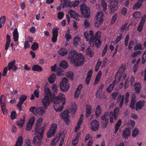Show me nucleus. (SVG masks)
I'll list each match as a JSON object with an SVG mask.
<instances>
[{"label":"nucleus","instance_id":"f257e3e1","mask_svg":"<svg viewBox=\"0 0 146 146\" xmlns=\"http://www.w3.org/2000/svg\"><path fill=\"white\" fill-rule=\"evenodd\" d=\"M46 95L42 99V103L45 109L47 108L50 104V100L54 101V104L57 106H61L60 108H55L54 105V109L56 111H61L63 109L64 105L65 104L66 101V98H65L64 94H59L57 96H56L55 93L56 92H46Z\"/></svg>","mask_w":146,"mask_h":146},{"label":"nucleus","instance_id":"f03ea898","mask_svg":"<svg viewBox=\"0 0 146 146\" xmlns=\"http://www.w3.org/2000/svg\"><path fill=\"white\" fill-rule=\"evenodd\" d=\"M120 108L119 107H116L113 111H110L109 112H106L101 117V127L102 128H105L109 123V116L110 121V123H113L115 120L117 119V116L119 113Z\"/></svg>","mask_w":146,"mask_h":146},{"label":"nucleus","instance_id":"7ed1b4c3","mask_svg":"<svg viewBox=\"0 0 146 146\" xmlns=\"http://www.w3.org/2000/svg\"><path fill=\"white\" fill-rule=\"evenodd\" d=\"M68 58L75 66H81L84 64L85 58L82 54L76 52L75 51L70 52L68 55Z\"/></svg>","mask_w":146,"mask_h":146},{"label":"nucleus","instance_id":"20e7f679","mask_svg":"<svg viewBox=\"0 0 146 146\" xmlns=\"http://www.w3.org/2000/svg\"><path fill=\"white\" fill-rule=\"evenodd\" d=\"M101 32L100 31H98L96 33L95 36L90 41V46L93 47L94 45L97 48H99L102 42L98 38L100 37L101 36Z\"/></svg>","mask_w":146,"mask_h":146},{"label":"nucleus","instance_id":"39448f33","mask_svg":"<svg viewBox=\"0 0 146 146\" xmlns=\"http://www.w3.org/2000/svg\"><path fill=\"white\" fill-rule=\"evenodd\" d=\"M60 0L61 2L60 6H61L62 4H63V8H64L65 6L67 7H69L70 8H72V7H75L78 6L80 1L83 2H85L86 1V0H75L73 3H72L71 2V1H68L67 0Z\"/></svg>","mask_w":146,"mask_h":146},{"label":"nucleus","instance_id":"423d86ee","mask_svg":"<svg viewBox=\"0 0 146 146\" xmlns=\"http://www.w3.org/2000/svg\"><path fill=\"white\" fill-rule=\"evenodd\" d=\"M125 69V68L123 66V64H121L118 70V72L116 74L115 76V79H117L119 81L121 80V78H122V80L125 79L127 75L124 72Z\"/></svg>","mask_w":146,"mask_h":146},{"label":"nucleus","instance_id":"0eeeda50","mask_svg":"<svg viewBox=\"0 0 146 146\" xmlns=\"http://www.w3.org/2000/svg\"><path fill=\"white\" fill-rule=\"evenodd\" d=\"M104 15L102 12H98L96 16L95 27L98 28L102 23L104 21Z\"/></svg>","mask_w":146,"mask_h":146},{"label":"nucleus","instance_id":"6e6552de","mask_svg":"<svg viewBox=\"0 0 146 146\" xmlns=\"http://www.w3.org/2000/svg\"><path fill=\"white\" fill-rule=\"evenodd\" d=\"M80 11L81 14L84 17L89 18L90 15V10L87 5L82 3L80 5Z\"/></svg>","mask_w":146,"mask_h":146},{"label":"nucleus","instance_id":"1a4fd4ad","mask_svg":"<svg viewBox=\"0 0 146 146\" xmlns=\"http://www.w3.org/2000/svg\"><path fill=\"white\" fill-rule=\"evenodd\" d=\"M108 2L110 1L109 8L111 13H114L118 9V1L117 0H106Z\"/></svg>","mask_w":146,"mask_h":146},{"label":"nucleus","instance_id":"9d476101","mask_svg":"<svg viewBox=\"0 0 146 146\" xmlns=\"http://www.w3.org/2000/svg\"><path fill=\"white\" fill-rule=\"evenodd\" d=\"M68 82V80L67 78L65 77L63 78L59 85L61 91H68L69 88H70L69 85L67 84Z\"/></svg>","mask_w":146,"mask_h":146},{"label":"nucleus","instance_id":"9b49d317","mask_svg":"<svg viewBox=\"0 0 146 146\" xmlns=\"http://www.w3.org/2000/svg\"><path fill=\"white\" fill-rule=\"evenodd\" d=\"M36 135L34 137L33 140V142L35 146H41L42 144L41 141L42 139L41 135V132H38L37 133Z\"/></svg>","mask_w":146,"mask_h":146},{"label":"nucleus","instance_id":"f8f14e48","mask_svg":"<svg viewBox=\"0 0 146 146\" xmlns=\"http://www.w3.org/2000/svg\"><path fill=\"white\" fill-rule=\"evenodd\" d=\"M57 124L56 123H53L51 126L49 128V130L47 133L48 137H50L52 136H54L57 129Z\"/></svg>","mask_w":146,"mask_h":146},{"label":"nucleus","instance_id":"ddd939ff","mask_svg":"<svg viewBox=\"0 0 146 146\" xmlns=\"http://www.w3.org/2000/svg\"><path fill=\"white\" fill-rule=\"evenodd\" d=\"M42 118H39L37 120V122L36 123L35 127L34 129L35 134L37 135L38 133L40 132L42 127L41 125L42 123Z\"/></svg>","mask_w":146,"mask_h":146},{"label":"nucleus","instance_id":"4468645a","mask_svg":"<svg viewBox=\"0 0 146 146\" xmlns=\"http://www.w3.org/2000/svg\"><path fill=\"white\" fill-rule=\"evenodd\" d=\"M99 123L98 120L94 119L92 120L90 123L91 129L92 131H96L98 130Z\"/></svg>","mask_w":146,"mask_h":146},{"label":"nucleus","instance_id":"2eb2a0df","mask_svg":"<svg viewBox=\"0 0 146 146\" xmlns=\"http://www.w3.org/2000/svg\"><path fill=\"white\" fill-rule=\"evenodd\" d=\"M60 117L63 119L67 125H69L70 120L69 119V115L67 111H64L60 114Z\"/></svg>","mask_w":146,"mask_h":146},{"label":"nucleus","instance_id":"dca6fc26","mask_svg":"<svg viewBox=\"0 0 146 146\" xmlns=\"http://www.w3.org/2000/svg\"><path fill=\"white\" fill-rule=\"evenodd\" d=\"M131 131L129 128H126L123 131L121 135L123 139H127L130 136Z\"/></svg>","mask_w":146,"mask_h":146},{"label":"nucleus","instance_id":"f3484780","mask_svg":"<svg viewBox=\"0 0 146 146\" xmlns=\"http://www.w3.org/2000/svg\"><path fill=\"white\" fill-rule=\"evenodd\" d=\"M35 117H32L30 118L27 124L26 129L28 131H30L33 125L35 122Z\"/></svg>","mask_w":146,"mask_h":146},{"label":"nucleus","instance_id":"a211bd4d","mask_svg":"<svg viewBox=\"0 0 146 146\" xmlns=\"http://www.w3.org/2000/svg\"><path fill=\"white\" fill-rule=\"evenodd\" d=\"M145 101H142L140 100L136 104L135 110L136 111H138L139 110H141L145 106Z\"/></svg>","mask_w":146,"mask_h":146},{"label":"nucleus","instance_id":"6ab92c4d","mask_svg":"<svg viewBox=\"0 0 146 146\" xmlns=\"http://www.w3.org/2000/svg\"><path fill=\"white\" fill-rule=\"evenodd\" d=\"M146 17L145 16L142 17L141 20L137 28V30L139 32H141L142 30L145 22V21Z\"/></svg>","mask_w":146,"mask_h":146},{"label":"nucleus","instance_id":"aec40b11","mask_svg":"<svg viewBox=\"0 0 146 146\" xmlns=\"http://www.w3.org/2000/svg\"><path fill=\"white\" fill-rule=\"evenodd\" d=\"M61 135L62 134L59 133V134H58L57 136H55L51 141L50 143V145L51 146H55L57 142L58 141H59L61 136Z\"/></svg>","mask_w":146,"mask_h":146},{"label":"nucleus","instance_id":"412c9836","mask_svg":"<svg viewBox=\"0 0 146 146\" xmlns=\"http://www.w3.org/2000/svg\"><path fill=\"white\" fill-rule=\"evenodd\" d=\"M6 42L5 45V49L7 52V50L9 48V47L11 42V40L10 36L8 34H7L6 36Z\"/></svg>","mask_w":146,"mask_h":146},{"label":"nucleus","instance_id":"4be33fe9","mask_svg":"<svg viewBox=\"0 0 146 146\" xmlns=\"http://www.w3.org/2000/svg\"><path fill=\"white\" fill-rule=\"evenodd\" d=\"M58 52L60 55L62 56L66 55L68 53L66 48L64 47L61 48L58 51Z\"/></svg>","mask_w":146,"mask_h":146},{"label":"nucleus","instance_id":"5701e85b","mask_svg":"<svg viewBox=\"0 0 146 146\" xmlns=\"http://www.w3.org/2000/svg\"><path fill=\"white\" fill-rule=\"evenodd\" d=\"M13 38L15 41L16 42L19 40V33L18 31L17 28H15L13 31Z\"/></svg>","mask_w":146,"mask_h":146},{"label":"nucleus","instance_id":"b1692460","mask_svg":"<svg viewBox=\"0 0 146 146\" xmlns=\"http://www.w3.org/2000/svg\"><path fill=\"white\" fill-rule=\"evenodd\" d=\"M45 113V111L43 108L40 107V108H36L35 111V113L36 114H39L41 115H42L44 113Z\"/></svg>","mask_w":146,"mask_h":146},{"label":"nucleus","instance_id":"393cba45","mask_svg":"<svg viewBox=\"0 0 146 146\" xmlns=\"http://www.w3.org/2000/svg\"><path fill=\"white\" fill-rule=\"evenodd\" d=\"M144 1V0H139L138 1L135 3L133 5V9H138V8H140L143 3Z\"/></svg>","mask_w":146,"mask_h":146},{"label":"nucleus","instance_id":"a878e982","mask_svg":"<svg viewBox=\"0 0 146 146\" xmlns=\"http://www.w3.org/2000/svg\"><path fill=\"white\" fill-rule=\"evenodd\" d=\"M32 70L34 71L40 72L42 71V69L41 66H39L38 64H34L32 67Z\"/></svg>","mask_w":146,"mask_h":146},{"label":"nucleus","instance_id":"bb28decb","mask_svg":"<svg viewBox=\"0 0 146 146\" xmlns=\"http://www.w3.org/2000/svg\"><path fill=\"white\" fill-rule=\"evenodd\" d=\"M92 107L90 105H86V117H88L91 113Z\"/></svg>","mask_w":146,"mask_h":146},{"label":"nucleus","instance_id":"cd10ccee","mask_svg":"<svg viewBox=\"0 0 146 146\" xmlns=\"http://www.w3.org/2000/svg\"><path fill=\"white\" fill-rule=\"evenodd\" d=\"M56 77V75L54 73L51 74L48 78V80L50 83H53L54 82Z\"/></svg>","mask_w":146,"mask_h":146},{"label":"nucleus","instance_id":"c85d7f7f","mask_svg":"<svg viewBox=\"0 0 146 146\" xmlns=\"http://www.w3.org/2000/svg\"><path fill=\"white\" fill-rule=\"evenodd\" d=\"M23 141V137L22 136H20L18 139L17 141L14 146H22Z\"/></svg>","mask_w":146,"mask_h":146},{"label":"nucleus","instance_id":"c756f323","mask_svg":"<svg viewBox=\"0 0 146 146\" xmlns=\"http://www.w3.org/2000/svg\"><path fill=\"white\" fill-rule=\"evenodd\" d=\"M80 40L81 38L80 37H75L73 40V44L74 46H76V47L77 46V45H78Z\"/></svg>","mask_w":146,"mask_h":146},{"label":"nucleus","instance_id":"7c9ffc66","mask_svg":"<svg viewBox=\"0 0 146 146\" xmlns=\"http://www.w3.org/2000/svg\"><path fill=\"white\" fill-rule=\"evenodd\" d=\"M59 66L63 68H66L68 67V63L65 60H63L59 64Z\"/></svg>","mask_w":146,"mask_h":146},{"label":"nucleus","instance_id":"2f4dec72","mask_svg":"<svg viewBox=\"0 0 146 146\" xmlns=\"http://www.w3.org/2000/svg\"><path fill=\"white\" fill-rule=\"evenodd\" d=\"M65 75L68 78L70 79V80H73L74 79V74L72 71H68L66 73Z\"/></svg>","mask_w":146,"mask_h":146},{"label":"nucleus","instance_id":"473e14b6","mask_svg":"<svg viewBox=\"0 0 146 146\" xmlns=\"http://www.w3.org/2000/svg\"><path fill=\"white\" fill-rule=\"evenodd\" d=\"M56 73L57 76H63L64 73L62 68H58L56 69Z\"/></svg>","mask_w":146,"mask_h":146},{"label":"nucleus","instance_id":"72a5a7b5","mask_svg":"<svg viewBox=\"0 0 146 146\" xmlns=\"http://www.w3.org/2000/svg\"><path fill=\"white\" fill-rule=\"evenodd\" d=\"M115 80L113 82H112L111 84L107 88L106 90L107 91H112L113 90V88H114V86L115 85Z\"/></svg>","mask_w":146,"mask_h":146},{"label":"nucleus","instance_id":"f704fd0d","mask_svg":"<svg viewBox=\"0 0 146 146\" xmlns=\"http://www.w3.org/2000/svg\"><path fill=\"white\" fill-rule=\"evenodd\" d=\"M86 53L88 54L90 57H92L94 53L92 49L90 48H88L86 50Z\"/></svg>","mask_w":146,"mask_h":146},{"label":"nucleus","instance_id":"c9c22d12","mask_svg":"<svg viewBox=\"0 0 146 146\" xmlns=\"http://www.w3.org/2000/svg\"><path fill=\"white\" fill-rule=\"evenodd\" d=\"M6 17L3 15L0 18V28L2 27L3 25H4L6 21Z\"/></svg>","mask_w":146,"mask_h":146},{"label":"nucleus","instance_id":"e433bc0d","mask_svg":"<svg viewBox=\"0 0 146 146\" xmlns=\"http://www.w3.org/2000/svg\"><path fill=\"white\" fill-rule=\"evenodd\" d=\"M79 136L80 134H79V133H78L76 134L74 139L72 140V143L73 145H76L77 143H78Z\"/></svg>","mask_w":146,"mask_h":146},{"label":"nucleus","instance_id":"4c0bfd02","mask_svg":"<svg viewBox=\"0 0 146 146\" xmlns=\"http://www.w3.org/2000/svg\"><path fill=\"white\" fill-rule=\"evenodd\" d=\"M139 130L137 128H135L133 129L132 133V135L133 137H135L138 134Z\"/></svg>","mask_w":146,"mask_h":146},{"label":"nucleus","instance_id":"58836bf2","mask_svg":"<svg viewBox=\"0 0 146 146\" xmlns=\"http://www.w3.org/2000/svg\"><path fill=\"white\" fill-rule=\"evenodd\" d=\"M134 87L136 91H139L141 88V85L139 82H136L134 84Z\"/></svg>","mask_w":146,"mask_h":146},{"label":"nucleus","instance_id":"ea45409f","mask_svg":"<svg viewBox=\"0 0 146 146\" xmlns=\"http://www.w3.org/2000/svg\"><path fill=\"white\" fill-rule=\"evenodd\" d=\"M123 37V34L121 33H119L117 35V37L115 40V43L117 44L118 42L121 41Z\"/></svg>","mask_w":146,"mask_h":146},{"label":"nucleus","instance_id":"a19ab883","mask_svg":"<svg viewBox=\"0 0 146 146\" xmlns=\"http://www.w3.org/2000/svg\"><path fill=\"white\" fill-rule=\"evenodd\" d=\"M77 108L76 105L75 104H74V105H72V107L70 109V112L71 113H75L77 110Z\"/></svg>","mask_w":146,"mask_h":146},{"label":"nucleus","instance_id":"79ce46f5","mask_svg":"<svg viewBox=\"0 0 146 146\" xmlns=\"http://www.w3.org/2000/svg\"><path fill=\"white\" fill-rule=\"evenodd\" d=\"M101 109L100 106H97L95 110V115L97 117L99 116L100 114L101 113Z\"/></svg>","mask_w":146,"mask_h":146},{"label":"nucleus","instance_id":"37998d69","mask_svg":"<svg viewBox=\"0 0 146 146\" xmlns=\"http://www.w3.org/2000/svg\"><path fill=\"white\" fill-rule=\"evenodd\" d=\"M17 125L19 126V128H21L24 124V120H23V119H18L17 121Z\"/></svg>","mask_w":146,"mask_h":146},{"label":"nucleus","instance_id":"c03bdc74","mask_svg":"<svg viewBox=\"0 0 146 146\" xmlns=\"http://www.w3.org/2000/svg\"><path fill=\"white\" fill-rule=\"evenodd\" d=\"M39 48V44L38 42H34L31 46V48L33 50H36Z\"/></svg>","mask_w":146,"mask_h":146},{"label":"nucleus","instance_id":"a18cd8bd","mask_svg":"<svg viewBox=\"0 0 146 146\" xmlns=\"http://www.w3.org/2000/svg\"><path fill=\"white\" fill-rule=\"evenodd\" d=\"M142 52L141 51L139 50V51H135L134 52H132V53L131 57L132 58H135L137 57L138 55L139 54H141Z\"/></svg>","mask_w":146,"mask_h":146},{"label":"nucleus","instance_id":"49530a36","mask_svg":"<svg viewBox=\"0 0 146 146\" xmlns=\"http://www.w3.org/2000/svg\"><path fill=\"white\" fill-rule=\"evenodd\" d=\"M138 49H143L142 45L141 43H138L137 44L135 45L134 47V50H137Z\"/></svg>","mask_w":146,"mask_h":146},{"label":"nucleus","instance_id":"de8ad7c7","mask_svg":"<svg viewBox=\"0 0 146 146\" xmlns=\"http://www.w3.org/2000/svg\"><path fill=\"white\" fill-rule=\"evenodd\" d=\"M15 60H14L8 63V67L9 70H11V69H13V65L14 64H15Z\"/></svg>","mask_w":146,"mask_h":146},{"label":"nucleus","instance_id":"09e8293b","mask_svg":"<svg viewBox=\"0 0 146 146\" xmlns=\"http://www.w3.org/2000/svg\"><path fill=\"white\" fill-rule=\"evenodd\" d=\"M58 30L57 27H54L52 31V35H54L57 38L58 35Z\"/></svg>","mask_w":146,"mask_h":146},{"label":"nucleus","instance_id":"8fccbe9b","mask_svg":"<svg viewBox=\"0 0 146 146\" xmlns=\"http://www.w3.org/2000/svg\"><path fill=\"white\" fill-rule=\"evenodd\" d=\"M142 63L144 64L146 61V50L145 51L142 56Z\"/></svg>","mask_w":146,"mask_h":146},{"label":"nucleus","instance_id":"3c124183","mask_svg":"<svg viewBox=\"0 0 146 146\" xmlns=\"http://www.w3.org/2000/svg\"><path fill=\"white\" fill-rule=\"evenodd\" d=\"M69 13L72 18H75L77 14L74 10H70L69 11Z\"/></svg>","mask_w":146,"mask_h":146},{"label":"nucleus","instance_id":"603ef678","mask_svg":"<svg viewBox=\"0 0 146 146\" xmlns=\"http://www.w3.org/2000/svg\"><path fill=\"white\" fill-rule=\"evenodd\" d=\"M6 104V103H5L4 104H1V110L4 114H5L6 113H7L6 112L7 110L6 109V106H5Z\"/></svg>","mask_w":146,"mask_h":146},{"label":"nucleus","instance_id":"864d4df0","mask_svg":"<svg viewBox=\"0 0 146 146\" xmlns=\"http://www.w3.org/2000/svg\"><path fill=\"white\" fill-rule=\"evenodd\" d=\"M102 6L103 8V11H105L107 9V4L105 0H102L101 1Z\"/></svg>","mask_w":146,"mask_h":146},{"label":"nucleus","instance_id":"5fc2aeb1","mask_svg":"<svg viewBox=\"0 0 146 146\" xmlns=\"http://www.w3.org/2000/svg\"><path fill=\"white\" fill-rule=\"evenodd\" d=\"M84 118V115L83 114H82L81 115H80L79 119H78V121L77 123V125H78L80 127V125L82 124V121L83 120Z\"/></svg>","mask_w":146,"mask_h":146},{"label":"nucleus","instance_id":"6e6d98bb","mask_svg":"<svg viewBox=\"0 0 146 146\" xmlns=\"http://www.w3.org/2000/svg\"><path fill=\"white\" fill-rule=\"evenodd\" d=\"M141 13L140 12H136L133 14V16L135 19L139 18L141 17Z\"/></svg>","mask_w":146,"mask_h":146},{"label":"nucleus","instance_id":"4d7b16f0","mask_svg":"<svg viewBox=\"0 0 146 146\" xmlns=\"http://www.w3.org/2000/svg\"><path fill=\"white\" fill-rule=\"evenodd\" d=\"M5 102H6V99L4 95L2 94L0 97V103L1 105V104H4V103H5Z\"/></svg>","mask_w":146,"mask_h":146},{"label":"nucleus","instance_id":"13d9d810","mask_svg":"<svg viewBox=\"0 0 146 146\" xmlns=\"http://www.w3.org/2000/svg\"><path fill=\"white\" fill-rule=\"evenodd\" d=\"M27 98V96L25 95H22L19 98V100H21V103L22 104L23 102H24Z\"/></svg>","mask_w":146,"mask_h":146},{"label":"nucleus","instance_id":"bf43d9fd","mask_svg":"<svg viewBox=\"0 0 146 146\" xmlns=\"http://www.w3.org/2000/svg\"><path fill=\"white\" fill-rule=\"evenodd\" d=\"M108 46L107 44L105 45L104 47L102 53V57L104 56L106 54V53L107 51L108 50Z\"/></svg>","mask_w":146,"mask_h":146},{"label":"nucleus","instance_id":"052dcab7","mask_svg":"<svg viewBox=\"0 0 146 146\" xmlns=\"http://www.w3.org/2000/svg\"><path fill=\"white\" fill-rule=\"evenodd\" d=\"M118 17V15L117 14H114L112 16L111 20V23H113L115 22L116 20Z\"/></svg>","mask_w":146,"mask_h":146},{"label":"nucleus","instance_id":"680f3d73","mask_svg":"<svg viewBox=\"0 0 146 146\" xmlns=\"http://www.w3.org/2000/svg\"><path fill=\"white\" fill-rule=\"evenodd\" d=\"M64 16V14L63 12H59L58 13V18L60 20H61L63 18Z\"/></svg>","mask_w":146,"mask_h":146},{"label":"nucleus","instance_id":"e2e57ef3","mask_svg":"<svg viewBox=\"0 0 146 146\" xmlns=\"http://www.w3.org/2000/svg\"><path fill=\"white\" fill-rule=\"evenodd\" d=\"M17 116L16 112L15 111H12L11 113L10 117L12 120L15 119Z\"/></svg>","mask_w":146,"mask_h":146},{"label":"nucleus","instance_id":"0e129e2a","mask_svg":"<svg viewBox=\"0 0 146 146\" xmlns=\"http://www.w3.org/2000/svg\"><path fill=\"white\" fill-rule=\"evenodd\" d=\"M84 25L85 27L87 28L89 27L90 25V23L89 20L87 19H86L84 21Z\"/></svg>","mask_w":146,"mask_h":146},{"label":"nucleus","instance_id":"69168bd1","mask_svg":"<svg viewBox=\"0 0 146 146\" xmlns=\"http://www.w3.org/2000/svg\"><path fill=\"white\" fill-rule=\"evenodd\" d=\"M46 123H45V124H44V125H43L42 127L41 128V131L40 132V133H41L40 135L42 137H42H43V134L44 133V129H45V127H46Z\"/></svg>","mask_w":146,"mask_h":146},{"label":"nucleus","instance_id":"338daca9","mask_svg":"<svg viewBox=\"0 0 146 146\" xmlns=\"http://www.w3.org/2000/svg\"><path fill=\"white\" fill-rule=\"evenodd\" d=\"M22 104L21 103V101H20L19 100V102L18 104H17L16 106L18 108H19V110L20 111H22V110H23V109L22 107Z\"/></svg>","mask_w":146,"mask_h":146},{"label":"nucleus","instance_id":"774afa93","mask_svg":"<svg viewBox=\"0 0 146 146\" xmlns=\"http://www.w3.org/2000/svg\"><path fill=\"white\" fill-rule=\"evenodd\" d=\"M128 23L127 22H125L124 25H123L120 28L121 31L123 32L124 31V30L125 29L126 27L127 26Z\"/></svg>","mask_w":146,"mask_h":146}]
</instances>
